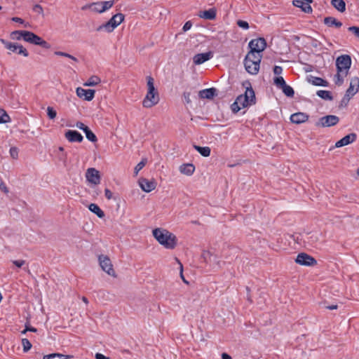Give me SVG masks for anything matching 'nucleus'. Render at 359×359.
Listing matches in <instances>:
<instances>
[{"instance_id": "41", "label": "nucleus", "mask_w": 359, "mask_h": 359, "mask_svg": "<svg viewBox=\"0 0 359 359\" xmlns=\"http://www.w3.org/2000/svg\"><path fill=\"white\" fill-rule=\"evenodd\" d=\"M273 82L275 85L280 89L283 86L286 84L283 77L282 76L275 77L273 79Z\"/></svg>"}, {"instance_id": "37", "label": "nucleus", "mask_w": 359, "mask_h": 359, "mask_svg": "<svg viewBox=\"0 0 359 359\" xmlns=\"http://www.w3.org/2000/svg\"><path fill=\"white\" fill-rule=\"evenodd\" d=\"M346 76L344 75V72L343 74L341 72H337V74L334 75V81L336 85L341 86L344 83V78Z\"/></svg>"}, {"instance_id": "26", "label": "nucleus", "mask_w": 359, "mask_h": 359, "mask_svg": "<svg viewBox=\"0 0 359 359\" xmlns=\"http://www.w3.org/2000/svg\"><path fill=\"white\" fill-rule=\"evenodd\" d=\"M248 57H249V60H253V62H257L258 63H260L262 55L261 53H257V52H253V50H250L246 55L244 60H247Z\"/></svg>"}, {"instance_id": "49", "label": "nucleus", "mask_w": 359, "mask_h": 359, "mask_svg": "<svg viewBox=\"0 0 359 359\" xmlns=\"http://www.w3.org/2000/svg\"><path fill=\"white\" fill-rule=\"evenodd\" d=\"M351 97H351V96H347V94L346 93L345 95L344 96V97L341 100L339 107H346Z\"/></svg>"}, {"instance_id": "45", "label": "nucleus", "mask_w": 359, "mask_h": 359, "mask_svg": "<svg viewBox=\"0 0 359 359\" xmlns=\"http://www.w3.org/2000/svg\"><path fill=\"white\" fill-rule=\"evenodd\" d=\"M102 2V11H106L108 9L111 8L114 5V1H101Z\"/></svg>"}, {"instance_id": "11", "label": "nucleus", "mask_w": 359, "mask_h": 359, "mask_svg": "<svg viewBox=\"0 0 359 359\" xmlns=\"http://www.w3.org/2000/svg\"><path fill=\"white\" fill-rule=\"evenodd\" d=\"M76 92L78 97L83 98L86 101H91L94 98L95 93V90H86L81 87H78Z\"/></svg>"}, {"instance_id": "53", "label": "nucleus", "mask_w": 359, "mask_h": 359, "mask_svg": "<svg viewBox=\"0 0 359 359\" xmlns=\"http://www.w3.org/2000/svg\"><path fill=\"white\" fill-rule=\"evenodd\" d=\"M33 11L35 12V13H37L39 14H43V8L41 5L39 4H36L33 6Z\"/></svg>"}, {"instance_id": "4", "label": "nucleus", "mask_w": 359, "mask_h": 359, "mask_svg": "<svg viewBox=\"0 0 359 359\" xmlns=\"http://www.w3.org/2000/svg\"><path fill=\"white\" fill-rule=\"evenodd\" d=\"M24 34V41H25L26 42L40 46L46 49H49L50 48V43H48L47 41H46L41 37L39 36L34 33L25 30Z\"/></svg>"}, {"instance_id": "10", "label": "nucleus", "mask_w": 359, "mask_h": 359, "mask_svg": "<svg viewBox=\"0 0 359 359\" xmlns=\"http://www.w3.org/2000/svg\"><path fill=\"white\" fill-rule=\"evenodd\" d=\"M86 177L87 180L93 184H98L100 182V172L95 168H88L86 170Z\"/></svg>"}, {"instance_id": "42", "label": "nucleus", "mask_w": 359, "mask_h": 359, "mask_svg": "<svg viewBox=\"0 0 359 359\" xmlns=\"http://www.w3.org/2000/svg\"><path fill=\"white\" fill-rule=\"evenodd\" d=\"M22 345L23 346L24 352H27L32 348V344L27 339H22Z\"/></svg>"}, {"instance_id": "56", "label": "nucleus", "mask_w": 359, "mask_h": 359, "mask_svg": "<svg viewBox=\"0 0 359 359\" xmlns=\"http://www.w3.org/2000/svg\"><path fill=\"white\" fill-rule=\"evenodd\" d=\"M192 27V23L191 21H187L185 22V24L184 25L183 27H182V29L184 32H187L188 30H189Z\"/></svg>"}, {"instance_id": "54", "label": "nucleus", "mask_w": 359, "mask_h": 359, "mask_svg": "<svg viewBox=\"0 0 359 359\" xmlns=\"http://www.w3.org/2000/svg\"><path fill=\"white\" fill-rule=\"evenodd\" d=\"M0 190L6 194L8 193V189L1 178H0Z\"/></svg>"}, {"instance_id": "15", "label": "nucleus", "mask_w": 359, "mask_h": 359, "mask_svg": "<svg viewBox=\"0 0 359 359\" xmlns=\"http://www.w3.org/2000/svg\"><path fill=\"white\" fill-rule=\"evenodd\" d=\"M139 184L141 189L145 192H150L155 189L156 183L153 180H148L145 178H140L139 180Z\"/></svg>"}, {"instance_id": "16", "label": "nucleus", "mask_w": 359, "mask_h": 359, "mask_svg": "<svg viewBox=\"0 0 359 359\" xmlns=\"http://www.w3.org/2000/svg\"><path fill=\"white\" fill-rule=\"evenodd\" d=\"M359 90V78L355 76L351 79L350 86L346 91L347 96L353 97Z\"/></svg>"}, {"instance_id": "48", "label": "nucleus", "mask_w": 359, "mask_h": 359, "mask_svg": "<svg viewBox=\"0 0 359 359\" xmlns=\"http://www.w3.org/2000/svg\"><path fill=\"white\" fill-rule=\"evenodd\" d=\"M237 25L243 29H248L249 28V24L247 21L238 20L236 22Z\"/></svg>"}, {"instance_id": "61", "label": "nucleus", "mask_w": 359, "mask_h": 359, "mask_svg": "<svg viewBox=\"0 0 359 359\" xmlns=\"http://www.w3.org/2000/svg\"><path fill=\"white\" fill-rule=\"evenodd\" d=\"M95 358L96 359H109V357H107V356H105L103 354L100 353H97L95 354Z\"/></svg>"}, {"instance_id": "27", "label": "nucleus", "mask_w": 359, "mask_h": 359, "mask_svg": "<svg viewBox=\"0 0 359 359\" xmlns=\"http://www.w3.org/2000/svg\"><path fill=\"white\" fill-rule=\"evenodd\" d=\"M331 4L339 12H344L346 10V3L344 0H332Z\"/></svg>"}, {"instance_id": "13", "label": "nucleus", "mask_w": 359, "mask_h": 359, "mask_svg": "<svg viewBox=\"0 0 359 359\" xmlns=\"http://www.w3.org/2000/svg\"><path fill=\"white\" fill-rule=\"evenodd\" d=\"M65 137L70 142H81L83 140V137L79 132L73 130L66 131Z\"/></svg>"}, {"instance_id": "30", "label": "nucleus", "mask_w": 359, "mask_h": 359, "mask_svg": "<svg viewBox=\"0 0 359 359\" xmlns=\"http://www.w3.org/2000/svg\"><path fill=\"white\" fill-rule=\"evenodd\" d=\"M124 20V15L122 13H117L111 17L109 20L115 27H118Z\"/></svg>"}, {"instance_id": "51", "label": "nucleus", "mask_w": 359, "mask_h": 359, "mask_svg": "<svg viewBox=\"0 0 359 359\" xmlns=\"http://www.w3.org/2000/svg\"><path fill=\"white\" fill-rule=\"evenodd\" d=\"M10 155L13 159H17L18 157V149L17 147H13L10 149Z\"/></svg>"}, {"instance_id": "17", "label": "nucleus", "mask_w": 359, "mask_h": 359, "mask_svg": "<svg viewBox=\"0 0 359 359\" xmlns=\"http://www.w3.org/2000/svg\"><path fill=\"white\" fill-rule=\"evenodd\" d=\"M356 134L355 133H350L343 138L337 141L335 144L336 147H341L346 145H348L356 140Z\"/></svg>"}, {"instance_id": "7", "label": "nucleus", "mask_w": 359, "mask_h": 359, "mask_svg": "<svg viewBox=\"0 0 359 359\" xmlns=\"http://www.w3.org/2000/svg\"><path fill=\"white\" fill-rule=\"evenodd\" d=\"M339 121V118L335 115H327L319 118L316 123V126L331 127L337 125Z\"/></svg>"}, {"instance_id": "20", "label": "nucleus", "mask_w": 359, "mask_h": 359, "mask_svg": "<svg viewBox=\"0 0 359 359\" xmlns=\"http://www.w3.org/2000/svg\"><path fill=\"white\" fill-rule=\"evenodd\" d=\"M308 81L309 83H312L313 86H317L327 87L329 85V83L326 80H324L322 78L313 76H309L308 77Z\"/></svg>"}, {"instance_id": "64", "label": "nucleus", "mask_w": 359, "mask_h": 359, "mask_svg": "<svg viewBox=\"0 0 359 359\" xmlns=\"http://www.w3.org/2000/svg\"><path fill=\"white\" fill-rule=\"evenodd\" d=\"M222 359H232V358H231V356L229 355L228 353H223L222 354Z\"/></svg>"}, {"instance_id": "23", "label": "nucleus", "mask_w": 359, "mask_h": 359, "mask_svg": "<svg viewBox=\"0 0 359 359\" xmlns=\"http://www.w3.org/2000/svg\"><path fill=\"white\" fill-rule=\"evenodd\" d=\"M195 170V166L192 163H184L180 165V171L181 173L190 176Z\"/></svg>"}, {"instance_id": "14", "label": "nucleus", "mask_w": 359, "mask_h": 359, "mask_svg": "<svg viewBox=\"0 0 359 359\" xmlns=\"http://www.w3.org/2000/svg\"><path fill=\"white\" fill-rule=\"evenodd\" d=\"M212 57L213 53L211 51L203 53H198L193 57V62L195 65H198L210 60Z\"/></svg>"}, {"instance_id": "58", "label": "nucleus", "mask_w": 359, "mask_h": 359, "mask_svg": "<svg viewBox=\"0 0 359 359\" xmlns=\"http://www.w3.org/2000/svg\"><path fill=\"white\" fill-rule=\"evenodd\" d=\"M76 126L83 131L88 127L84 123H83L82 122H80V121H78L76 123Z\"/></svg>"}, {"instance_id": "32", "label": "nucleus", "mask_w": 359, "mask_h": 359, "mask_svg": "<svg viewBox=\"0 0 359 359\" xmlns=\"http://www.w3.org/2000/svg\"><path fill=\"white\" fill-rule=\"evenodd\" d=\"M101 82L99 76L93 75L83 84L85 86H95Z\"/></svg>"}, {"instance_id": "2", "label": "nucleus", "mask_w": 359, "mask_h": 359, "mask_svg": "<svg viewBox=\"0 0 359 359\" xmlns=\"http://www.w3.org/2000/svg\"><path fill=\"white\" fill-rule=\"evenodd\" d=\"M148 91L143 100V106L146 108H150L156 105L159 101L158 93L154 84V79L151 76L147 77Z\"/></svg>"}, {"instance_id": "59", "label": "nucleus", "mask_w": 359, "mask_h": 359, "mask_svg": "<svg viewBox=\"0 0 359 359\" xmlns=\"http://www.w3.org/2000/svg\"><path fill=\"white\" fill-rule=\"evenodd\" d=\"M104 195L108 200H110L112 198V192L109 189H105Z\"/></svg>"}, {"instance_id": "52", "label": "nucleus", "mask_w": 359, "mask_h": 359, "mask_svg": "<svg viewBox=\"0 0 359 359\" xmlns=\"http://www.w3.org/2000/svg\"><path fill=\"white\" fill-rule=\"evenodd\" d=\"M348 29L359 39V27L352 26L349 27Z\"/></svg>"}, {"instance_id": "55", "label": "nucleus", "mask_w": 359, "mask_h": 359, "mask_svg": "<svg viewBox=\"0 0 359 359\" xmlns=\"http://www.w3.org/2000/svg\"><path fill=\"white\" fill-rule=\"evenodd\" d=\"M273 71L274 74L280 75L283 72V68L280 66H274Z\"/></svg>"}, {"instance_id": "38", "label": "nucleus", "mask_w": 359, "mask_h": 359, "mask_svg": "<svg viewBox=\"0 0 359 359\" xmlns=\"http://www.w3.org/2000/svg\"><path fill=\"white\" fill-rule=\"evenodd\" d=\"M1 41L3 42V43L5 45V47L12 51V52H17V46H18V43H11V42H7V41H5L4 40H1Z\"/></svg>"}, {"instance_id": "18", "label": "nucleus", "mask_w": 359, "mask_h": 359, "mask_svg": "<svg viewBox=\"0 0 359 359\" xmlns=\"http://www.w3.org/2000/svg\"><path fill=\"white\" fill-rule=\"evenodd\" d=\"M309 115L303 112H297L290 116V121L293 123L300 124L309 119Z\"/></svg>"}, {"instance_id": "63", "label": "nucleus", "mask_w": 359, "mask_h": 359, "mask_svg": "<svg viewBox=\"0 0 359 359\" xmlns=\"http://www.w3.org/2000/svg\"><path fill=\"white\" fill-rule=\"evenodd\" d=\"M183 267H182V264H180V276L182 278V279L183 280V281L186 283H188V282L185 280V278H184V276H183Z\"/></svg>"}, {"instance_id": "24", "label": "nucleus", "mask_w": 359, "mask_h": 359, "mask_svg": "<svg viewBox=\"0 0 359 359\" xmlns=\"http://www.w3.org/2000/svg\"><path fill=\"white\" fill-rule=\"evenodd\" d=\"M325 25H326L328 27H332L334 26L337 28H339L342 26V23L339 21H338L336 18L334 17H325L323 20Z\"/></svg>"}, {"instance_id": "19", "label": "nucleus", "mask_w": 359, "mask_h": 359, "mask_svg": "<svg viewBox=\"0 0 359 359\" xmlns=\"http://www.w3.org/2000/svg\"><path fill=\"white\" fill-rule=\"evenodd\" d=\"M217 95V89L210 88L199 91V97L202 99H212Z\"/></svg>"}, {"instance_id": "34", "label": "nucleus", "mask_w": 359, "mask_h": 359, "mask_svg": "<svg viewBox=\"0 0 359 359\" xmlns=\"http://www.w3.org/2000/svg\"><path fill=\"white\" fill-rule=\"evenodd\" d=\"M85 135H86V138L92 142H97V137L96 135L93 133V131L88 128L87 127L84 130H83Z\"/></svg>"}, {"instance_id": "28", "label": "nucleus", "mask_w": 359, "mask_h": 359, "mask_svg": "<svg viewBox=\"0 0 359 359\" xmlns=\"http://www.w3.org/2000/svg\"><path fill=\"white\" fill-rule=\"evenodd\" d=\"M116 27H114V25L112 24V22H111L109 20L108 22H107L106 23H104L101 25H100L97 29L96 30L97 32H100V31H102L103 29H104L108 33H110L111 32L114 31V29H115Z\"/></svg>"}, {"instance_id": "35", "label": "nucleus", "mask_w": 359, "mask_h": 359, "mask_svg": "<svg viewBox=\"0 0 359 359\" xmlns=\"http://www.w3.org/2000/svg\"><path fill=\"white\" fill-rule=\"evenodd\" d=\"M24 32H25V30L13 31L11 34V37L12 39H14V40H20L21 39H22L24 40V37H25Z\"/></svg>"}, {"instance_id": "40", "label": "nucleus", "mask_w": 359, "mask_h": 359, "mask_svg": "<svg viewBox=\"0 0 359 359\" xmlns=\"http://www.w3.org/2000/svg\"><path fill=\"white\" fill-rule=\"evenodd\" d=\"M147 162L146 158H142V161L135 167L134 173L137 175L138 172L144 167Z\"/></svg>"}, {"instance_id": "21", "label": "nucleus", "mask_w": 359, "mask_h": 359, "mask_svg": "<svg viewBox=\"0 0 359 359\" xmlns=\"http://www.w3.org/2000/svg\"><path fill=\"white\" fill-rule=\"evenodd\" d=\"M198 16L205 20H214L216 18V10L215 8H210L203 11H201Z\"/></svg>"}, {"instance_id": "1", "label": "nucleus", "mask_w": 359, "mask_h": 359, "mask_svg": "<svg viewBox=\"0 0 359 359\" xmlns=\"http://www.w3.org/2000/svg\"><path fill=\"white\" fill-rule=\"evenodd\" d=\"M153 236L167 249H174L176 246V236L165 229H155L153 230Z\"/></svg>"}, {"instance_id": "9", "label": "nucleus", "mask_w": 359, "mask_h": 359, "mask_svg": "<svg viewBox=\"0 0 359 359\" xmlns=\"http://www.w3.org/2000/svg\"><path fill=\"white\" fill-rule=\"evenodd\" d=\"M295 262L300 265L308 266H314L317 264L315 258L304 252L299 253L297 256Z\"/></svg>"}, {"instance_id": "25", "label": "nucleus", "mask_w": 359, "mask_h": 359, "mask_svg": "<svg viewBox=\"0 0 359 359\" xmlns=\"http://www.w3.org/2000/svg\"><path fill=\"white\" fill-rule=\"evenodd\" d=\"M88 209L95 213L99 218H103L104 217V212L95 203H90L88 206Z\"/></svg>"}, {"instance_id": "33", "label": "nucleus", "mask_w": 359, "mask_h": 359, "mask_svg": "<svg viewBox=\"0 0 359 359\" xmlns=\"http://www.w3.org/2000/svg\"><path fill=\"white\" fill-rule=\"evenodd\" d=\"M71 356L61 353H51L43 356V359H68Z\"/></svg>"}, {"instance_id": "31", "label": "nucleus", "mask_w": 359, "mask_h": 359, "mask_svg": "<svg viewBox=\"0 0 359 359\" xmlns=\"http://www.w3.org/2000/svg\"><path fill=\"white\" fill-rule=\"evenodd\" d=\"M316 95L320 97V98L325 100H332L333 97L332 95V93L330 91L328 90H319L316 92Z\"/></svg>"}, {"instance_id": "36", "label": "nucleus", "mask_w": 359, "mask_h": 359, "mask_svg": "<svg viewBox=\"0 0 359 359\" xmlns=\"http://www.w3.org/2000/svg\"><path fill=\"white\" fill-rule=\"evenodd\" d=\"M281 89L283 93L287 97H292L294 95V91L290 86L285 84Z\"/></svg>"}, {"instance_id": "12", "label": "nucleus", "mask_w": 359, "mask_h": 359, "mask_svg": "<svg viewBox=\"0 0 359 359\" xmlns=\"http://www.w3.org/2000/svg\"><path fill=\"white\" fill-rule=\"evenodd\" d=\"M244 66L245 70L249 74L256 75L259 72L260 63L253 62V60H249V57H248L247 60H244Z\"/></svg>"}, {"instance_id": "47", "label": "nucleus", "mask_w": 359, "mask_h": 359, "mask_svg": "<svg viewBox=\"0 0 359 359\" xmlns=\"http://www.w3.org/2000/svg\"><path fill=\"white\" fill-rule=\"evenodd\" d=\"M47 115L50 119H54L56 117L57 112L53 107H48Z\"/></svg>"}, {"instance_id": "46", "label": "nucleus", "mask_w": 359, "mask_h": 359, "mask_svg": "<svg viewBox=\"0 0 359 359\" xmlns=\"http://www.w3.org/2000/svg\"><path fill=\"white\" fill-rule=\"evenodd\" d=\"M55 55H59V56H63V57H68V58H70L72 59V60L75 61V62H77L78 60L76 57H75L74 56L69 54V53H65V52H62V51H56L55 53Z\"/></svg>"}, {"instance_id": "29", "label": "nucleus", "mask_w": 359, "mask_h": 359, "mask_svg": "<svg viewBox=\"0 0 359 359\" xmlns=\"http://www.w3.org/2000/svg\"><path fill=\"white\" fill-rule=\"evenodd\" d=\"M194 148L203 156L208 157L210 155V148L209 147H201L194 145Z\"/></svg>"}, {"instance_id": "39", "label": "nucleus", "mask_w": 359, "mask_h": 359, "mask_svg": "<svg viewBox=\"0 0 359 359\" xmlns=\"http://www.w3.org/2000/svg\"><path fill=\"white\" fill-rule=\"evenodd\" d=\"M10 121V117L6 111L0 109V123H6Z\"/></svg>"}, {"instance_id": "62", "label": "nucleus", "mask_w": 359, "mask_h": 359, "mask_svg": "<svg viewBox=\"0 0 359 359\" xmlns=\"http://www.w3.org/2000/svg\"><path fill=\"white\" fill-rule=\"evenodd\" d=\"M320 45V42L318 40L313 39L311 41V46L314 48H317L318 46Z\"/></svg>"}, {"instance_id": "3", "label": "nucleus", "mask_w": 359, "mask_h": 359, "mask_svg": "<svg viewBox=\"0 0 359 359\" xmlns=\"http://www.w3.org/2000/svg\"><path fill=\"white\" fill-rule=\"evenodd\" d=\"M248 86H246L245 93L238 95L236 99L242 108L251 106L256 103L255 91L252 89L250 83H248Z\"/></svg>"}, {"instance_id": "8", "label": "nucleus", "mask_w": 359, "mask_h": 359, "mask_svg": "<svg viewBox=\"0 0 359 359\" xmlns=\"http://www.w3.org/2000/svg\"><path fill=\"white\" fill-rule=\"evenodd\" d=\"M248 46L251 50H253V52L261 53L266 47V41L264 38L252 39L250 41Z\"/></svg>"}, {"instance_id": "57", "label": "nucleus", "mask_w": 359, "mask_h": 359, "mask_svg": "<svg viewBox=\"0 0 359 359\" xmlns=\"http://www.w3.org/2000/svg\"><path fill=\"white\" fill-rule=\"evenodd\" d=\"M13 263L17 267L21 268L25 264V260H14V261H13Z\"/></svg>"}, {"instance_id": "5", "label": "nucleus", "mask_w": 359, "mask_h": 359, "mask_svg": "<svg viewBox=\"0 0 359 359\" xmlns=\"http://www.w3.org/2000/svg\"><path fill=\"white\" fill-rule=\"evenodd\" d=\"M351 65V58L348 55H342L339 56L336 60V66L337 72H344L346 76Z\"/></svg>"}, {"instance_id": "50", "label": "nucleus", "mask_w": 359, "mask_h": 359, "mask_svg": "<svg viewBox=\"0 0 359 359\" xmlns=\"http://www.w3.org/2000/svg\"><path fill=\"white\" fill-rule=\"evenodd\" d=\"M242 107L240 106L238 102H237L236 100L235 102L231 105V109L233 113L238 112Z\"/></svg>"}, {"instance_id": "6", "label": "nucleus", "mask_w": 359, "mask_h": 359, "mask_svg": "<svg viewBox=\"0 0 359 359\" xmlns=\"http://www.w3.org/2000/svg\"><path fill=\"white\" fill-rule=\"evenodd\" d=\"M99 264L102 269L109 276L116 277L115 271L113 269L111 259L107 255H101L98 257Z\"/></svg>"}, {"instance_id": "22", "label": "nucleus", "mask_w": 359, "mask_h": 359, "mask_svg": "<svg viewBox=\"0 0 359 359\" xmlns=\"http://www.w3.org/2000/svg\"><path fill=\"white\" fill-rule=\"evenodd\" d=\"M293 5L296 7L300 8L302 11L306 13H310L312 12V8L306 2H304L301 0H294Z\"/></svg>"}, {"instance_id": "44", "label": "nucleus", "mask_w": 359, "mask_h": 359, "mask_svg": "<svg viewBox=\"0 0 359 359\" xmlns=\"http://www.w3.org/2000/svg\"><path fill=\"white\" fill-rule=\"evenodd\" d=\"M102 2H96L93 3L91 6L92 9L96 12H98L100 13H103L104 11H102Z\"/></svg>"}, {"instance_id": "60", "label": "nucleus", "mask_w": 359, "mask_h": 359, "mask_svg": "<svg viewBox=\"0 0 359 359\" xmlns=\"http://www.w3.org/2000/svg\"><path fill=\"white\" fill-rule=\"evenodd\" d=\"M11 20L13 22H18V23H20V24H24V22H25L23 19H22L20 18H18V17H13V18H12Z\"/></svg>"}, {"instance_id": "43", "label": "nucleus", "mask_w": 359, "mask_h": 359, "mask_svg": "<svg viewBox=\"0 0 359 359\" xmlns=\"http://www.w3.org/2000/svg\"><path fill=\"white\" fill-rule=\"evenodd\" d=\"M18 54L22 55L25 57L29 55L28 51L22 46L18 43L17 52Z\"/></svg>"}]
</instances>
